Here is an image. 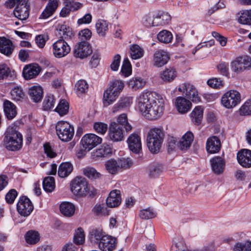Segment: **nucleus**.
<instances>
[{"instance_id":"obj_63","label":"nucleus","mask_w":251,"mask_h":251,"mask_svg":"<svg viewBox=\"0 0 251 251\" xmlns=\"http://www.w3.org/2000/svg\"><path fill=\"white\" fill-rule=\"evenodd\" d=\"M95 131L100 134H104L107 130V125L101 122H97L94 125Z\"/></svg>"},{"instance_id":"obj_9","label":"nucleus","mask_w":251,"mask_h":251,"mask_svg":"<svg viewBox=\"0 0 251 251\" xmlns=\"http://www.w3.org/2000/svg\"><path fill=\"white\" fill-rule=\"evenodd\" d=\"M126 166V159L124 157L117 159H110L105 163V167L108 173L112 175L117 174Z\"/></svg>"},{"instance_id":"obj_21","label":"nucleus","mask_w":251,"mask_h":251,"mask_svg":"<svg viewBox=\"0 0 251 251\" xmlns=\"http://www.w3.org/2000/svg\"><path fill=\"white\" fill-rule=\"evenodd\" d=\"M121 202V197L119 190L112 191L106 200L107 206L109 208L119 206Z\"/></svg>"},{"instance_id":"obj_55","label":"nucleus","mask_w":251,"mask_h":251,"mask_svg":"<svg viewBox=\"0 0 251 251\" xmlns=\"http://www.w3.org/2000/svg\"><path fill=\"white\" fill-rule=\"evenodd\" d=\"M162 167L160 165H152L149 168V175L151 177L155 178L162 172Z\"/></svg>"},{"instance_id":"obj_38","label":"nucleus","mask_w":251,"mask_h":251,"mask_svg":"<svg viewBox=\"0 0 251 251\" xmlns=\"http://www.w3.org/2000/svg\"><path fill=\"white\" fill-rule=\"evenodd\" d=\"M104 204H96L92 209L94 214L97 216H107L110 209Z\"/></svg>"},{"instance_id":"obj_1","label":"nucleus","mask_w":251,"mask_h":251,"mask_svg":"<svg viewBox=\"0 0 251 251\" xmlns=\"http://www.w3.org/2000/svg\"><path fill=\"white\" fill-rule=\"evenodd\" d=\"M137 103L139 111L147 119L155 120L163 115V100L154 92L144 91L138 97Z\"/></svg>"},{"instance_id":"obj_39","label":"nucleus","mask_w":251,"mask_h":251,"mask_svg":"<svg viewBox=\"0 0 251 251\" xmlns=\"http://www.w3.org/2000/svg\"><path fill=\"white\" fill-rule=\"evenodd\" d=\"M164 137L163 131L161 128H153L150 130L148 132L147 138H151L154 140L163 142Z\"/></svg>"},{"instance_id":"obj_60","label":"nucleus","mask_w":251,"mask_h":251,"mask_svg":"<svg viewBox=\"0 0 251 251\" xmlns=\"http://www.w3.org/2000/svg\"><path fill=\"white\" fill-rule=\"evenodd\" d=\"M241 115H251V99L246 101L240 108Z\"/></svg>"},{"instance_id":"obj_43","label":"nucleus","mask_w":251,"mask_h":251,"mask_svg":"<svg viewBox=\"0 0 251 251\" xmlns=\"http://www.w3.org/2000/svg\"><path fill=\"white\" fill-rule=\"evenodd\" d=\"M171 16L166 12L158 13L155 17L156 26L163 25L169 23L171 21Z\"/></svg>"},{"instance_id":"obj_53","label":"nucleus","mask_w":251,"mask_h":251,"mask_svg":"<svg viewBox=\"0 0 251 251\" xmlns=\"http://www.w3.org/2000/svg\"><path fill=\"white\" fill-rule=\"evenodd\" d=\"M55 104V100L53 95L46 96L43 102L44 110H49L53 108Z\"/></svg>"},{"instance_id":"obj_3","label":"nucleus","mask_w":251,"mask_h":251,"mask_svg":"<svg viewBox=\"0 0 251 251\" xmlns=\"http://www.w3.org/2000/svg\"><path fill=\"white\" fill-rule=\"evenodd\" d=\"M5 4L10 8L16 5L13 12L15 16L19 19L25 20L28 17L29 6L25 0H8Z\"/></svg>"},{"instance_id":"obj_25","label":"nucleus","mask_w":251,"mask_h":251,"mask_svg":"<svg viewBox=\"0 0 251 251\" xmlns=\"http://www.w3.org/2000/svg\"><path fill=\"white\" fill-rule=\"evenodd\" d=\"M213 171L215 174L219 175L224 170L225 163L224 159L219 156L213 157L210 160Z\"/></svg>"},{"instance_id":"obj_16","label":"nucleus","mask_w":251,"mask_h":251,"mask_svg":"<svg viewBox=\"0 0 251 251\" xmlns=\"http://www.w3.org/2000/svg\"><path fill=\"white\" fill-rule=\"evenodd\" d=\"M116 246V239L106 235L103 237L98 244L99 248L101 251H113Z\"/></svg>"},{"instance_id":"obj_19","label":"nucleus","mask_w":251,"mask_h":251,"mask_svg":"<svg viewBox=\"0 0 251 251\" xmlns=\"http://www.w3.org/2000/svg\"><path fill=\"white\" fill-rule=\"evenodd\" d=\"M221 147V141L217 136H213L207 139L206 149L208 153H217L220 150Z\"/></svg>"},{"instance_id":"obj_32","label":"nucleus","mask_w":251,"mask_h":251,"mask_svg":"<svg viewBox=\"0 0 251 251\" xmlns=\"http://www.w3.org/2000/svg\"><path fill=\"white\" fill-rule=\"evenodd\" d=\"M129 52L132 59H139L143 57L144 50L137 44H132L129 48Z\"/></svg>"},{"instance_id":"obj_46","label":"nucleus","mask_w":251,"mask_h":251,"mask_svg":"<svg viewBox=\"0 0 251 251\" xmlns=\"http://www.w3.org/2000/svg\"><path fill=\"white\" fill-rule=\"evenodd\" d=\"M26 242L29 244H35L40 239L39 234L35 230L27 231L25 236Z\"/></svg>"},{"instance_id":"obj_13","label":"nucleus","mask_w":251,"mask_h":251,"mask_svg":"<svg viewBox=\"0 0 251 251\" xmlns=\"http://www.w3.org/2000/svg\"><path fill=\"white\" fill-rule=\"evenodd\" d=\"M126 143L130 151L139 154L142 150V144L140 136L135 133L131 134L127 138Z\"/></svg>"},{"instance_id":"obj_54","label":"nucleus","mask_w":251,"mask_h":251,"mask_svg":"<svg viewBox=\"0 0 251 251\" xmlns=\"http://www.w3.org/2000/svg\"><path fill=\"white\" fill-rule=\"evenodd\" d=\"M13 71L5 64H0V80L4 79L8 76H12Z\"/></svg>"},{"instance_id":"obj_64","label":"nucleus","mask_w":251,"mask_h":251,"mask_svg":"<svg viewBox=\"0 0 251 251\" xmlns=\"http://www.w3.org/2000/svg\"><path fill=\"white\" fill-rule=\"evenodd\" d=\"M143 23L147 27L156 26L155 17L152 18L150 14L146 15L144 16Z\"/></svg>"},{"instance_id":"obj_51","label":"nucleus","mask_w":251,"mask_h":251,"mask_svg":"<svg viewBox=\"0 0 251 251\" xmlns=\"http://www.w3.org/2000/svg\"><path fill=\"white\" fill-rule=\"evenodd\" d=\"M83 172L86 176L91 179H97L100 176V173L98 172L94 168L91 167L84 168Z\"/></svg>"},{"instance_id":"obj_40","label":"nucleus","mask_w":251,"mask_h":251,"mask_svg":"<svg viewBox=\"0 0 251 251\" xmlns=\"http://www.w3.org/2000/svg\"><path fill=\"white\" fill-rule=\"evenodd\" d=\"M125 87L124 82L120 80H114L111 81L109 86L107 88L108 90H111L114 93H116L118 96L123 90Z\"/></svg>"},{"instance_id":"obj_29","label":"nucleus","mask_w":251,"mask_h":251,"mask_svg":"<svg viewBox=\"0 0 251 251\" xmlns=\"http://www.w3.org/2000/svg\"><path fill=\"white\" fill-rule=\"evenodd\" d=\"M119 96L111 90L106 89L103 93L102 102L104 107L108 106L113 104Z\"/></svg>"},{"instance_id":"obj_7","label":"nucleus","mask_w":251,"mask_h":251,"mask_svg":"<svg viewBox=\"0 0 251 251\" xmlns=\"http://www.w3.org/2000/svg\"><path fill=\"white\" fill-rule=\"evenodd\" d=\"M70 51V46L64 39H58L52 45V52L56 58L63 57Z\"/></svg>"},{"instance_id":"obj_33","label":"nucleus","mask_w":251,"mask_h":251,"mask_svg":"<svg viewBox=\"0 0 251 251\" xmlns=\"http://www.w3.org/2000/svg\"><path fill=\"white\" fill-rule=\"evenodd\" d=\"M203 109L201 106H196L191 113L192 121L195 125H199L201 123L203 118Z\"/></svg>"},{"instance_id":"obj_14","label":"nucleus","mask_w":251,"mask_h":251,"mask_svg":"<svg viewBox=\"0 0 251 251\" xmlns=\"http://www.w3.org/2000/svg\"><path fill=\"white\" fill-rule=\"evenodd\" d=\"M108 136L114 142L123 140L124 138L123 128L119 126L116 122H112L109 126Z\"/></svg>"},{"instance_id":"obj_58","label":"nucleus","mask_w":251,"mask_h":251,"mask_svg":"<svg viewBox=\"0 0 251 251\" xmlns=\"http://www.w3.org/2000/svg\"><path fill=\"white\" fill-rule=\"evenodd\" d=\"M207 83L210 87L216 89H220L224 85L223 81L219 78H210L207 80Z\"/></svg>"},{"instance_id":"obj_42","label":"nucleus","mask_w":251,"mask_h":251,"mask_svg":"<svg viewBox=\"0 0 251 251\" xmlns=\"http://www.w3.org/2000/svg\"><path fill=\"white\" fill-rule=\"evenodd\" d=\"M96 28L97 33L100 36H104L108 29V24L104 20H98L96 24Z\"/></svg>"},{"instance_id":"obj_11","label":"nucleus","mask_w":251,"mask_h":251,"mask_svg":"<svg viewBox=\"0 0 251 251\" xmlns=\"http://www.w3.org/2000/svg\"><path fill=\"white\" fill-rule=\"evenodd\" d=\"M34 208L30 200L25 196L20 198L17 205L18 212L22 215L26 217L30 214Z\"/></svg>"},{"instance_id":"obj_28","label":"nucleus","mask_w":251,"mask_h":251,"mask_svg":"<svg viewBox=\"0 0 251 251\" xmlns=\"http://www.w3.org/2000/svg\"><path fill=\"white\" fill-rule=\"evenodd\" d=\"M3 109L5 115L8 120L13 119L17 115L16 106L8 100L4 101Z\"/></svg>"},{"instance_id":"obj_6","label":"nucleus","mask_w":251,"mask_h":251,"mask_svg":"<svg viewBox=\"0 0 251 251\" xmlns=\"http://www.w3.org/2000/svg\"><path fill=\"white\" fill-rule=\"evenodd\" d=\"M241 102V95L236 90H230L225 93L221 98V103L226 108H232Z\"/></svg>"},{"instance_id":"obj_35","label":"nucleus","mask_w":251,"mask_h":251,"mask_svg":"<svg viewBox=\"0 0 251 251\" xmlns=\"http://www.w3.org/2000/svg\"><path fill=\"white\" fill-rule=\"evenodd\" d=\"M73 166L69 162L61 163L58 168V175L62 178L68 176L73 171Z\"/></svg>"},{"instance_id":"obj_41","label":"nucleus","mask_w":251,"mask_h":251,"mask_svg":"<svg viewBox=\"0 0 251 251\" xmlns=\"http://www.w3.org/2000/svg\"><path fill=\"white\" fill-rule=\"evenodd\" d=\"M163 142L154 140L153 137L149 139L147 138V146L152 153H157L161 148V145Z\"/></svg>"},{"instance_id":"obj_50","label":"nucleus","mask_w":251,"mask_h":251,"mask_svg":"<svg viewBox=\"0 0 251 251\" xmlns=\"http://www.w3.org/2000/svg\"><path fill=\"white\" fill-rule=\"evenodd\" d=\"M146 84V81L141 78H134L128 82V86L134 90L143 88Z\"/></svg>"},{"instance_id":"obj_5","label":"nucleus","mask_w":251,"mask_h":251,"mask_svg":"<svg viewBox=\"0 0 251 251\" xmlns=\"http://www.w3.org/2000/svg\"><path fill=\"white\" fill-rule=\"evenodd\" d=\"M71 190L75 195L83 197L89 193L88 182L86 179L81 176H77L71 182Z\"/></svg>"},{"instance_id":"obj_31","label":"nucleus","mask_w":251,"mask_h":251,"mask_svg":"<svg viewBox=\"0 0 251 251\" xmlns=\"http://www.w3.org/2000/svg\"><path fill=\"white\" fill-rule=\"evenodd\" d=\"M105 235L102 228L96 227L93 228L90 231L89 238L92 242L98 245Z\"/></svg>"},{"instance_id":"obj_18","label":"nucleus","mask_w":251,"mask_h":251,"mask_svg":"<svg viewBox=\"0 0 251 251\" xmlns=\"http://www.w3.org/2000/svg\"><path fill=\"white\" fill-rule=\"evenodd\" d=\"M169 56L167 52L164 50L156 51L153 55V64L157 67H161L168 62Z\"/></svg>"},{"instance_id":"obj_59","label":"nucleus","mask_w":251,"mask_h":251,"mask_svg":"<svg viewBox=\"0 0 251 251\" xmlns=\"http://www.w3.org/2000/svg\"><path fill=\"white\" fill-rule=\"evenodd\" d=\"M126 107V98L122 97L113 106L112 112L115 113L121 111Z\"/></svg>"},{"instance_id":"obj_2","label":"nucleus","mask_w":251,"mask_h":251,"mask_svg":"<svg viewBox=\"0 0 251 251\" xmlns=\"http://www.w3.org/2000/svg\"><path fill=\"white\" fill-rule=\"evenodd\" d=\"M4 145L10 151L19 150L23 145V136L20 132L13 128H8L3 140Z\"/></svg>"},{"instance_id":"obj_20","label":"nucleus","mask_w":251,"mask_h":251,"mask_svg":"<svg viewBox=\"0 0 251 251\" xmlns=\"http://www.w3.org/2000/svg\"><path fill=\"white\" fill-rule=\"evenodd\" d=\"M59 0H49L44 10L40 16V19H46L51 16L58 6Z\"/></svg>"},{"instance_id":"obj_17","label":"nucleus","mask_w":251,"mask_h":251,"mask_svg":"<svg viewBox=\"0 0 251 251\" xmlns=\"http://www.w3.org/2000/svg\"><path fill=\"white\" fill-rule=\"evenodd\" d=\"M41 69L37 64H31L25 67L23 74L25 79H31L36 77Z\"/></svg>"},{"instance_id":"obj_36","label":"nucleus","mask_w":251,"mask_h":251,"mask_svg":"<svg viewBox=\"0 0 251 251\" xmlns=\"http://www.w3.org/2000/svg\"><path fill=\"white\" fill-rule=\"evenodd\" d=\"M177 75V73L174 68H166L161 74V78L166 82H171L175 79Z\"/></svg>"},{"instance_id":"obj_61","label":"nucleus","mask_w":251,"mask_h":251,"mask_svg":"<svg viewBox=\"0 0 251 251\" xmlns=\"http://www.w3.org/2000/svg\"><path fill=\"white\" fill-rule=\"evenodd\" d=\"M11 95L13 100H20L23 98L24 94L22 89L17 87L11 90Z\"/></svg>"},{"instance_id":"obj_44","label":"nucleus","mask_w":251,"mask_h":251,"mask_svg":"<svg viewBox=\"0 0 251 251\" xmlns=\"http://www.w3.org/2000/svg\"><path fill=\"white\" fill-rule=\"evenodd\" d=\"M157 38L160 42L167 44L172 42L173 36L170 31L163 30L158 33Z\"/></svg>"},{"instance_id":"obj_23","label":"nucleus","mask_w":251,"mask_h":251,"mask_svg":"<svg viewBox=\"0 0 251 251\" xmlns=\"http://www.w3.org/2000/svg\"><path fill=\"white\" fill-rule=\"evenodd\" d=\"M176 106L180 113H185L190 110L192 104L190 100L182 97H178L176 100Z\"/></svg>"},{"instance_id":"obj_52","label":"nucleus","mask_w":251,"mask_h":251,"mask_svg":"<svg viewBox=\"0 0 251 251\" xmlns=\"http://www.w3.org/2000/svg\"><path fill=\"white\" fill-rule=\"evenodd\" d=\"M139 216L142 219L148 220L154 218L156 216V213L152 209L148 208L141 210L139 211Z\"/></svg>"},{"instance_id":"obj_62","label":"nucleus","mask_w":251,"mask_h":251,"mask_svg":"<svg viewBox=\"0 0 251 251\" xmlns=\"http://www.w3.org/2000/svg\"><path fill=\"white\" fill-rule=\"evenodd\" d=\"M75 88L79 94L85 93L88 89V86L84 80H80L75 84Z\"/></svg>"},{"instance_id":"obj_47","label":"nucleus","mask_w":251,"mask_h":251,"mask_svg":"<svg viewBox=\"0 0 251 251\" xmlns=\"http://www.w3.org/2000/svg\"><path fill=\"white\" fill-rule=\"evenodd\" d=\"M69 109V103L65 100H61L56 107L55 111L60 116H63L68 113Z\"/></svg>"},{"instance_id":"obj_24","label":"nucleus","mask_w":251,"mask_h":251,"mask_svg":"<svg viewBox=\"0 0 251 251\" xmlns=\"http://www.w3.org/2000/svg\"><path fill=\"white\" fill-rule=\"evenodd\" d=\"M193 140V134L190 131H187L178 143V147L182 151L187 150L190 147Z\"/></svg>"},{"instance_id":"obj_57","label":"nucleus","mask_w":251,"mask_h":251,"mask_svg":"<svg viewBox=\"0 0 251 251\" xmlns=\"http://www.w3.org/2000/svg\"><path fill=\"white\" fill-rule=\"evenodd\" d=\"M85 240V235L84 231L81 228H78L77 231L74 235V241L75 244L77 245L82 244Z\"/></svg>"},{"instance_id":"obj_27","label":"nucleus","mask_w":251,"mask_h":251,"mask_svg":"<svg viewBox=\"0 0 251 251\" xmlns=\"http://www.w3.org/2000/svg\"><path fill=\"white\" fill-rule=\"evenodd\" d=\"M28 93L30 99L35 102L40 101L43 98V91L40 86H33L28 90Z\"/></svg>"},{"instance_id":"obj_8","label":"nucleus","mask_w":251,"mask_h":251,"mask_svg":"<svg viewBox=\"0 0 251 251\" xmlns=\"http://www.w3.org/2000/svg\"><path fill=\"white\" fill-rule=\"evenodd\" d=\"M92 53L91 45L87 41H80L77 43L74 48L73 53L76 58L84 59Z\"/></svg>"},{"instance_id":"obj_34","label":"nucleus","mask_w":251,"mask_h":251,"mask_svg":"<svg viewBox=\"0 0 251 251\" xmlns=\"http://www.w3.org/2000/svg\"><path fill=\"white\" fill-rule=\"evenodd\" d=\"M60 210L64 216L70 217L74 214L75 206L71 203L64 202L60 205Z\"/></svg>"},{"instance_id":"obj_30","label":"nucleus","mask_w":251,"mask_h":251,"mask_svg":"<svg viewBox=\"0 0 251 251\" xmlns=\"http://www.w3.org/2000/svg\"><path fill=\"white\" fill-rule=\"evenodd\" d=\"M66 3L65 7L62 9L60 13V16L62 17H66L70 12L75 11L82 6L81 3L74 1H69Z\"/></svg>"},{"instance_id":"obj_48","label":"nucleus","mask_w":251,"mask_h":251,"mask_svg":"<svg viewBox=\"0 0 251 251\" xmlns=\"http://www.w3.org/2000/svg\"><path fill=\"white\" fill-rule=\"evenodd\" d=\"M238 21L243 25H251V9L243 11L238 18Z\"/></svg>"},{"instance_id":"obj_49","label":"nucleus","mask_w":251,"mask_h":251,"mask_svg":"<svg viewBox=\"0 0 251 251\" xmlns=\"http://www.w3.org/2000/svg\"><path fill=\"white\" fill-rule=\"evenodd\" d=\"M43 187L47 192H52L55 188L54 178L52 176L45 177L43 181Z\"/></svg>"},{"instance_id":"obj_4","label":"nucleus","mask_w":251,"mask_h":251,"mask_svg":"<svg viewBox=\"0 0 251 251\" xmlns=\"http://www.w3.org/2000/svg\"><path fill=\"white\" fill-rule=\"evenodd\" d=\"M56 132L58 138L64 142L72 140L74 135V128L68 122L61 121L56 125Z\"/></svg>"},{"instance_id":"obj_12","label":"nucleus","mask_w":251,"mask_h":251,"mask_svg":"<svg viewBox=\"0 0 251 251\" xmlns=\"http://www.w3.org/2000/svg\"><path fill=\"white\" fill-rule=\"evenodd\" d=\"M178 90L185 94L186 96L193 102H198L201 98L199 96L197 91L195 87L189 83H184L178 88Z\"/></svg>"},{"instance_id":"obj_37","label":"nucleus","mask_w":251,"mask_h":251,"mask_svg":"<svg viewBox=\"0 0 251 251\" xmlns=\"http://www.w3.org/2000/svg\"><path fill=\"white\" fill-rule=\"evenodd\" d=\"M111 154V146L107 144H102L94 152V155L97 157H105Z\"/></svg>"},{"instance_id":"obj_10","label":"nucleus","mask_w":251,"mask_h":251,"mask_svg":"<svg viewBox=\"0 0 251 251\" xmlns=\"http://www.w3.org/2000/svg\"><path fill=\"white\" fill-rule=\"evenodd\" d=\"M102 139L94 134H86L83 136L81 144L87 151L93 149L101 143Z\"/></svg>"},{"instance_id":"obj_22","label":"nucleus","mask_w":251,"mask_h":251,"mask_svg":"<svg viewBox=\"0 0 251 251\" xmlns=\"http://www.w3.org/2000/svg\"><path fill=\"white\" fill-rule=\"evenodd\" d=\"M14 48L11 40L4 37H0V52L8 56L13 52Z\"/></svg>"},{"instance_id":"obj_26","label":"nucleus","mask_w":251,"mask_h":251,"mask_svg":"<svg viewBox=\"0 0 251 251\" xmlns=\"http://www.w3.org/2000/svg\"><path fill=\"white\" fill-rule=\"evenodd\" d=\"M56 29L58 32V35L60 39L67 40L70 39L74 36L72 29L64 24H58Z\"/></svg>"},{"instance_id":"obj_15","label":"nucleus","mask_w":251,"mask_h":251,"mask_svg":"<svg viewBox=\"0 0 251 251\" xmlns=\"http://www.w3.org/2000/svg\"><path fill=\"white\" fill-rule=\"evenodd\" d=\"M237 159L239 164L244 168L251 167V150L242 149L237 154Z\"/></svg>"},{"instance_id":"obj_45","label":"nucleus","mask_w":251,"mask_h":251,"mask_svg":"<svg viewBox=\"0 0 251 251\" xmlns=\"http://www.w3.org/2000/svg\"><path fill=\"white\" fill-rule=\"evenodd\" d=\"M243 65L242 56L238 57L231 62V70L234 73H240L244 71Z\"/></svg>"},{"instance_id":"obj_56","label":"nucleus","mask_w":251,"mask_h":251,"mask_svg":"<svg viewBox=\"0 0 251 251\" xmlns=\"http://www.w3.org/2000/svg\"><path fill=\"white\" fill-rule=\"evenodd\" d=\"M234 251H251V242L247 241L244 243H236L233 249Z\"/></svg>"}]
</instances>
